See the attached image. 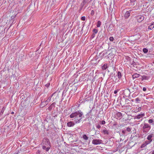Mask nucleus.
<instances>
[{
  "mask_svg": "<svg viewBox=\"0 0 154 154\" xmlns=\"http://www.w3.org/2000/svg\"><path fill=\"white\" fill-rule=\"evenodd\" d=\"M95 37V34L94 33H93L92 35H91V38H93Z\"/></svg>",
  "mask_w": 154,
  "mask_h": 154,
  "instance_id": "36",
  "label": "nucleus"
},
{
  "mask_svg": "<svg viewBox=\"0 0 154 154\" xmlns=\"http://www.w3.org/2000/svg\"><path fill=\"white\" fill-rule=\"evenodd\" d=\"M101 22L100 20H98L97 22V27H99L101 25Z\"/></svg>",
  "mask_w": 154,
  "mask_h": 154,
  "instance_id": "17",
  "label": "nucleus"
},
{
  "mask_svg": "<svg viewBox=\"0 0 154 154\" xmlns=\"http://www.w3.org/2000/svg\"><path fill=\"white\" fill-rule=\"evenodd\" d=\"M5 108V107H3V108L2 109V110L0 112V116L2 115V114H3V113L4 111Z\"/></svg>",
  "mask_w": 154,
  "mask_h": 154,
  "instance_id": "20",
  "label": "nucleus"
},
{
  "mask_svg": "<svg viewBox=\"0 0 154 154\" xmlns=\"http://www.w3.org/2000/svg\"><path fill=\"white\" fill-rule=\"evenodd\" d=\"M11 18H14V16H13V17L12 16V17H11Z\"/></svg>",
  "mask_w": 154,
  "mask_h": 154,
  "instance_id": "56",
  "label": "nucleus"
},
{
  "mask_svg": "<svg viewBox=\"0 0 154 154\" xmlns=\"http://www.w3.org/2000/svg\"><path fill=\"white\" fill-rule=\"evenodd\" d=\"M137 112V111H136L135 110V112Z\"/></svg>",
  "mask_w": 154,
  "mask_h": 154,
  "instance_id": "58",
  "label": "nucleus"
},
{
  "mask_svg": "<svg viewBox=\"0 0 154 154\" xmlns=\"http://www.w3.org/2000/svg\"><path fill=\"white\" fill-rule=\"evenodd\" d=\"M96 127H97L98 128V129H99V128H100V127H101V126H100V125H99V124H98V125L96 126Z\"/></svg>",
  "mask_w": 154,
  "mask_h": 154,
  "instance_id": "40",
  "label": "nucleus"
},
{
  "mask_svg": "<svg viewBox=\"0 0 154 154\" xmlns=\"http://www.w3.org/2000/svg\"><path fill=\"white\" fill-rule=\"evenodd\" d=\"M144 17L143 16L140 15L137 17V20L138 22L140 23L144 19Z\"/></svg>",
  "mask_w": 154,
  "mask_h": 154,
  "instance_id": "5",
  "label": "nucleus"
},
{
  "mask_svg": "<svg viewBox=\"0 0 154 154\" xmlns=\"http://www.w3.org/2000/svg\"><path fill=\"white\" fill-rule=\"evenodd\" d=\"M106 51H103L102 52H103V55H105L106 54Z\"/></svg>",
  "mask_w": 154,
  "mask_h": 154,
  "instance_id": "41",
  "label": "nucleus"
},
{
  "mask_svg": "<svg viewBox=\"0 0 154 154\" xmlns=\"http://www.w3.org/2000/svg\"><path fill=\"white\" fill-rule=\"evenodd\" d=\"M154 28V22H153L148 27V29L150 30Z\"/></svg>",
  "mask_w": 154,
  "mask_h": 154,
  "instance_id": "15",
  "label": "nucleus"
},
{
  "mask_svg": "<svg viewBox=\"0 0 154 154\" xmlns=\"http://www.w3.org/2000/svg\"><path fill=\"white\" fill-rule=\"evenodd\" d=\"M100 122H101V123L102 125H104L105 123V122L104 120L101 121Z\"/></svg>",
  "mask_w": 154,
  "mask_h": 154,
  "instance_id": "34",
  "label": "nucleus"
},
{
  "mask_svg": "<svg viewBox=\"0 0 154 154\" xmlns=\"http://www.w3.org/2000/svg\"><path fill=\"white\" fill-rule=\"evenodd\" d=\"M135 64V63L133 61L131 64V65H132L134 66V65Z\"/></svg>",
  "mask_w": 154,
  "mask_h": 154,
  "instance_id": "39",
  "label": "nucleus"
},
{
  "mask_svg": "<svg viewBox=\"0 0 154 154\" xmlns=\"http://www.w3.org/2000/svg\"><path fill=\"white\" fill-rule=\"evenodd\" d=\"M48 100H47L45 101H43V102H42V105H43V106H42V107L48 104Z\"/></svg>",
  "mask_w": 154,
  "mask_h": 154,
  "instance_id": "12",
  "label": "nucleus"
},
{
  "mask_svg": "<svg viewBox=\"0 0 154 154\" xmlns=\"http://www.w3.org/2000/svg\"><path fill=\"white\" fill-rule=\"evenodd\" d=\"M153 120L152 119H150L148 120V122L149 123H152L153 122Z\"/></svg>",
  "mask_w": 154,
  "mask_h": 154,
  "instance_id": "28",
  "label": "nucleus"
},
{
  "mask_svg": "<svg viewBox=\"0 0 154 154\" xmlns=\"http://www.w3.org/2000/svg\"><path fill=\"white\" fill-rule=\"evenodd\" d=\"M94 14V10H92L91 11V14L92 16H93Z\"/></svg>",
  "mask_w": 154,
  "mask_h": 154,
  "instance_id": "37",
  "label": "nucleus"
},
{
  "mask_svg": "<svg viewBox=\"0 0 154 154\" xmlns=\"http://www.w3.org/2000/svg\"><path fill=\"white\" fill-rule=\"evenodd\" d=\"M122 133L123 134H125V132H126V131L125 130H122Z\"/></svg>",
  "mask_w": 154,
  "mask_h": 154,
  "instance_id": "43",
  "label": "nucleus"
},
{
  "mask_svg": "<svg viewBox=\"0 0 154 154\" xmlns=\"http://www.w3.org/2000/svg\"><path fill=\"white\" fill-rule=\"evenodd\" d=\"M40 151L39 150H38V154H40Z\"/></svg>",
  "mask_w": 154,
  "mask_h": 154,
  "instance_id": "51",
  "label": "nucleus"
},
{
  "mask_svg": "<svg viewBox=\"0 0 154 154\" xmlns=\"http://www.w3.org/2000/svg\"><path fill=\"white\" fill-rule=\"evenodd\" d=\"M130 58L129 57H128L127 59L128 60H129V59H130Z\"/></svg>",
  "mask_w": 154,
  "mask_h": 154,
  "instance_id": "52",
  "label": "nucleus"
},
{
  "mask_svg": "<svg viewBox=\"0 0 154 154\" xmlns=\"http://www.w3.org/2000/svg\"><path fill=\"white\" fill-rule=\"evenodd\" d=\"M141 110V107H139L137 111H140Z\"/></svg>",
  "mask_w": 154,
  "mask_h": 154,
  "instance_id": "42",
  "label": "nucleus"
},
{
  "mask_svg": "<svg viewBox=\"0 0 154 154\" xmlns=\"http://www.w3.org/2000/svg\"><path fill=\"white\" fill-rule=\"evenodd\" d=\"M85 5L84 3L83 4L82 2L80 6V10H81L82 9V8L84 7V5Z\"/></svg>",
  "mask_w": 154,
  "mask_h": 154,
  "instance_id": "26",
  "label": "nucleus"
},
{
  "mask_svg": "<svg viewBox=\"0 0 154 154\" xmlns=\"http://www.w3.org/2000/svg\"><path fill=\"white\" fill-rule=\"evenodd\" d=\"M50 148V147H46V149H45L46 151H48Z\"/></svg>",
  "mask_w": 154,
  "mask_h": 154,
  "instance_id": "38",
  "label": "nucleus"
},
{
  "mask_svg": "<svg viewBox=\"0 0 154 154\" xmlns=\"http://www.w3.org/2000/svg\"><path fill=\"white\" fill-rule=\"evenodd\" d=\"M82 2L83 3V4L84 3L85 5L87 3H88V2L85 0H83Z\"/></svg>",
  "mask_w": 154,
  "mask_h": 154,
  "instance_id": "32",
  "label": "nucleus"
},
{
  "mask_svg": "<svg viewBox=\"0 0 154 154\" xmlns=\"http://www.w3.org/2000/svg\"><path fill=\"white\" fill-rule=\"evenodd\" d=\"M11 114H14V112H11Z\"/></svg>",
  "mask_w": 154,
  "mask_h": 154,
  "instance_id": "54",
  "label": "nucleus"
},
{
  "mask_svg": "<svg viewBox=\"0 0 154 154\" xmlns=\"http://www.w3.org/2000/svg\"><path fill=\"white\" fill-rule=\"evenodd\" d=\"M103 132L104 133V134H107V135H108L109 134V133L108 132V131L106 130H104L103 131Z\"/></svg>",
  "mask_w": 154,
  "mask_h": 154,
  "instance_id": "19",
  "label": "nucleus"
},
{
  "mask_svg": "<svg viewBox=\"0 0 154 154\" xmlns=\"http://www.w3.org/2000/svg\"><path fill=\"white\" fill-rule=\"evenodd\" d=\"M90 1V0H89V1Z\"/></svg>",
  "mask_w": 154,
  "mask_h": 154,
  "instance_id": "61",
  "label": "nucleus"
},
{
  "mask_svg": "<svg viewBox=\"0 0 154 154\" xmlns=\"http://www.w3.org/2000/svg\"><path fill=\"white\" fill-rule=\"evenodd\" d=\"M140 76V75L137 73H135L132 75V77L133 79H135L139 77Z\"/></svg>",
  "mask_w": 154,
  "mask_h": 154,
  "instance_id": "14",
  "label": "nucleus"
},
{
  "mask_svg": "<svg viewBox=\"0 0 154 154\" xmlns=\"http://www.w3.org/2000/svg\"><path fill=\"white\" fill-rule=\"evenodd\" d=\"M50 85V83H47V84H46V85H45V86L46 87L48 88L49 86Z\"/></svg>",
  "mask_w": 154,
  "mask_h": 154,
  "instance_id": "35",
  "label": "nucleus"
},
{
  "mask_svg": "<svg viewBox=\"0 0 154 154\" xmlns=\"http://www.w3.org/2000/svg\"><path fill=\"white\" fill-rule=\"evenodd\" d=\"M143 79H148V77L145 75H143L142 77Z\"/></svg>",
  "mask_w": 154,
  "mask_h": 154,
  "instance_id": "27",
  "label": "nucleus"
},
{
  "mask_svg": "<svg viewBox=\"0 0 154 154\" xmlns=\"http://www.w3.org/2000/svg\"><path fill=\"white\" fill-rule=\"evenodd\" d=\"M136 0H131V1L132 2H134Z\"/></svg>",
  "mask_w": 154,
  "mask_h": 154,
  "instance_id": "50",
  "label": "nucleus"
},
{
  "mask_svg": "<svg viewBox=\"0 0 154 154\" xmlns=\"http://www.w3.org/2000/svg\"><path fill=\"white\" fill-rule=\"evenodd\" d=\"M153 136V134H149V135H148L147 139L148 140L150 141V142H152V137Z\"/></svg>",
  "mask_w": 154,
  "mask_h": 154,
  "instance_id": "10",
  "label": "nucleus"
},
{
  "mask_svg": "<svg viewBox=\"0 0 154 154\" xmlns=\"http://www.w3.org/2000/svg\"><path fill=\"white\" fill-rule=\"evenodd\" d=\"M117 76L118 77V78L119 79H120L121 78V77L122 76L121 73L120 72L118 71L117 72Z\"/></svg>",
  "mask_w": 154,
  "mask_h": 154,
  "instance_id": "13",
  "label": "nucleus"
},
{
  "mask_svg": "<svg viewBox=\"0 0 154 154\" xmlns=\"http://www.w3.org/2000/svg\"><path fill=\"white\" fill-rule=\"evenodd\" d=\"M109 39L110 40V41H113L114 39V38L113 37H110V38H109Z\"/></svg>",
  "mask_w": 154,
  "mask_h": 154,
  "instance_id": "29",
  "label": "nucleus"
},
{
  "mask_svg": "<svg viewBox=\"0 0 154 154\" xmlns=\"http://www.w3.org/2000/svg\"><path fill=\"white\" fill-rule=\"evenodd\" d=\"M46 147L45 146H42V148L43 149H46Z\"/></svg>",
  "mask_w": 154,
  "mask_h": 154,
  "instance_id": "44",
  "label": "nucleus"
},
{
  "mask_svg": "<svg viewBox=\"0 0 154 154\" xmlns=\"http://www.w3.org/2000/svg\"><path fill=\"white\" fill-rule=\"evenodd\" d=\"M42 143L44 145H46L47 143L48 144H49L50 143L49 140L48 139H44Z\"/></svg>",
  "mask_w": 154,
  "mask_h": 154,
  "instance_id": "7",
  "label": "nucleus"
},
{
  "mask_svg": "<svg viewBox=\"0 0 154 154\" xmlns=\"http://www.w3.org/2000/svg\"><path fill=\"white\" fill-rule=\"evenodd\" d=\"M118 92V91H117V90H115L114 91V93L115 94H116Z\"/></svg>",
  "mask_w": 154,
  "mask_h": 154,
  "instance_id": "47",
  "label": "nucleus"
},
{
  "mask_svg": "<svg viewBox=\"0 0 154 154\" xmlns=\"http://www.w3.org/2000/svg\"><path fill=\"white\" fill-rule=\"evenodd\" d=\"M83 138L85 140H87L88 139V137L86 134L83 135Z\"/></svg>",
  "mask_w": 154,
  "mask_h": 154,
  "instance_id": "18",
  "label": "nucleus"
},
{
  "mask_svg": "<svg viewBox=\"0 0 154 154\" xmlns=\"http://www.w3.org/2000/svg\"><path fill=\"white\" fill-rule=\"evenodd\" d=\"M107 68V64H104L102 66V69L103 70H105Z\"/></svg>",
  "mask_w": 154,
  "mask_h": 154,
  "instance_id": "16",
  "label": "nucleus"
},
{
  "mask_svg": "<svg viewBox=\"0 0 154 154\" xmlns=\"http://www.w3.org/2000/svg\"><path fill=\"white\" fill-rule=\"evenodd\" d=\"M151 126L148 124L144 123L142 127V130L143 133H147L151 129Z\"/></svg>",
  "mask_w": 154,
  "mask_h": 154,
  "instance_id": "2",
  "label": "nucleus"
},
{
  "mask_svg": "<svg viewBox=\"0 0 154 154\" xmlns=\"http://www.w3.org/2000/svg\"><path fill=\"white\" fill-rule=\"evenodd\" d=\"M143 51L145 53H147L148 51V50L146 48H144L143 49Z\"/></svg>",
  "mask_w": 154,
  "mask_h": 154,
  "instance_id": "23",
  "label": "nucleus"
},
{
  "mask_svg": "<svg viewBox=\"0 0 154 154\" xmlns=\"http://www.w3.org/2000/svg\"><path fill=\"white\" fill-rule=\"evenodd\" d=\"M91 111H92L91 110H90V111L88 113H87V115H89V114L90 112H91Z\"/></svg>",
  "mask_w": 154,
  "mask_h": 154,
  "instance_id": "49",
  "label": "nucleus"
},
{
  "mask_svg": "<svg viewBox=\"0 0 154 154\" xmlns=\"http://www.w3.org/2000/svg\"><path fill=\"white\" fill-rule=\"evenodd\" d=\"M75 124L72 121H70L68 122L67 124V125L68 127H71L73 126Z\"/></svg>",
  "mask_w": 154,
  "mask_h": 154,
  "instance_id": "8",
  "label": "nucleus"
},
{
  "mask_svg": "<svg viewBox=\"0 0 154 154\" xmlns=\"http://www.w3.org/2000/svg\"><path fill=\"white\" fill-rule=\"evenodd\" d=\"M88 3L89 2V0H85Z\"/></svg>",
  "mask_w": 154,
  "mask_h": 154,
  "instance_id": "55",
  "label": "nucleus"
},
{
  "mask_svg": "<svg viewBox=\"0 0 154 154\" xmlns=\"http://www.w3.org/2000/svg\"><path fill=\"white\" fill-rule=\"evenodd\" d=\"M93 32L94 34H96L97 33L98 30L96 29H93Z\"/></svg>",
  "mask_w": 154,
  "mask_h": 154,
  "instance_id": "21",
  "label": "nucleus"
},
{
  "mask_svg": "<svg viewBox=\"0 0 154 154\" xmlns=\"http://www.w3.org/2000/svg\"><path fill=\"white\" fill-rule=\"evenodd\" d=\"M146 90V88L145 87H144L143 89V91H145Z\"/></svg>",
  "mask_w": 154,
  "mask_h": 154,
  "instance_id": "46",
  "label": "nucleus"
},
{
  "mask_svg": "<svg viewBox=\"0 0 154 154\" xmlns=\"http://www.w3.org/2000/svg\"><path fill=\"white\" fill-rule=\"evenodd\" d=\"M145 116L144 113H143L141 114H139L137 116H135L134 118V119H139L141 118H142Z\"/></svg>",
  "mask_w": 154,
  "mask_h": 154,
  "instance_id": "6",
  "label": "nucleus"
},
{
  "mask_svg": "<svg viewBox=\"0 0 154 154\" xmlns=\"http://www.w3.org/2000/svg\"><path fill=\"white\" fill-rule=\"evenodd\" d=\"M151 142H150V141L149 140H146L145 141L144 143L145 144L147 145L149 144Z\"/></svg>",
  "mask_w": 154,
  "mask_h": 154,
  "instance_id": "22",
  "label": "nucleus"
},
{
  "mask_svg": "<svg viewBox=\"0 0 154 154\" xmlns=\"http://www.w3.org/2000/svg\"><path fill=\"white\" fill-rule=\"evenodd\" d=\"M135 11H132L131 12V14H133L134 13V12H135Z\"/></svg>",
  "mask_w": 154,
  "mask_h": 154,
  "instance_id": "48",
  "label": "nucleus"
},
{
  "mask_svg": "<svg viewBox=\"0 0 154 154\" xmlns=\"http://www.w3.org/2000/svg\"><path fill=\"white\" fill-rule=\"evenodd\" d=\"M137 112V111H136L135 110V112Z\"/></svg>",
  "mask_w": 154,
  "mask_h": 154,
  "instance_id": "57",
  "label": "nucleus"
},
{
  "mask_svg": "<svg viewBox=\"0 0 154 154\" xmlns=\"http://www.w3.org/2000/svg\"><path fill=\"white\" fill-rule=\"evenodd\" d=\"M117 116L119 117H121L122 116V114L120 112H118L117 114Z\"/></svg>",
  "mask_w": 154,
  "mask_h": 154,
  "instance_id": "24",
  "label": "nucleus"
},
{
  "mask_svg": "<svg viewBox=\"0 0 154 154\" xmlns=\"http://www.w3.org/2000/svg\"><path fill=\"white\" fill-rule=\"evenodd\" d=\"M134 88H132L133 89H137L136 86L135 85V84H134Z\"/></svg>",
  "mask_w": 154,
  "mask_h": 154,
  "instance_id": "45",
  "label": "nucleus"
},
{
  "mask_svg": "<svg viewBox=\"0 0 154 154\" xmlns=\"http://www.w3.org/2000/svg\"><path fill=\"white\" fill-rule=\"evenodd\" d=\"M55 104H56V103H52L51 104V105L48 108V110L49 111H51V109L53 107H55Z\"/></svg>",
  "mask_w": 154,
  "mask_h": 154,
  "instance_id": "11",
  "label": "nucleus"
},
{
  "mask_svg": "<svg viewBox=\"0 0 154 154\" xmlns=\"http://www.w3.org/2000/svg\"><path fill=\"white\" fill-rule=\"evenodd\" d=\"M146 145L144 143H143L140 146L141 148H143L146 146Z\"/></svg>",
  "mask_w": 154,
  "mask_h": 154,
  "instance_id": "25",
  "label": "nucleus"
},
{
  "mask_svg": "<svg viewBox=\"0 0 154 154\" xmlns=\"http://www.w3.org/2000/svg\"><path fill=\"white\" fill-rule=\"evenodd\" d=\"M92 0H90V1H89V2H91Z\"/></svg>",
  "mask_w": 154,
  "mask_h": 154,
  "instance_id": "60",
  "label": "nucleus"
},
{
  "mask_svg": "<svg viewBox=\"0 0 154 154\" xmlns=\"http://www.w3.org/2000/svg\"><path fill=\"white\" fill-rule=\"evenodd\" d=\"M134 9H132L128 11H127L124 15V17L125 18H128L130 15V14L131 13L132 11H134Z\"/></svg>",
  "mask_w": 154,
  "mask_h": 154,
  "instance_id": "4",
  "label": "nucleus"
},
{
  "mask_svg": "<svg viewBox=\"0 0 154 154\" xmlns=\"http://www.w3.org/2000/svg\"><path fill=\"white\" fill-rule=\"evenodd\" d=\"M82 20L85 21V16H83L81 18Z\"/></svg>",
  "mask_w": 154,
  "mask_h": 154,
  "instance_id": "30",
  "label": "nucleus"
},
{
  "mask_svg": "<svg viewBox=\"0 0 154 154\" xmlns=\"http://www.w3.org/2000/svg\"><path fill=\"white\" fill-rule=\"evenodd\" d=\"M102 141L99 139H94L92 141V144L94 145H98L102 143Z\"/></svg>",
  "mask_w": 154,
  "mask_h": 154,
  "instance_id": "3",
  "label": "nucleus"
},
{
  "mask_svg": "<svg viewBox=\"0 0 154 154\" xmlns=\"http://www.w3.org/2000/svg\"><path fill=\"white\" fill-rule=\"evenodd\" d=\"M83 116V113L80 110H78L75 112L72 113L70 116V118L76 117L77 121H75L76 123H79Z\"/></svg>",
  "mask_w": 154,
  "mask_h": 154,
  "instance_id": "1",
  "label": "nucleus"
},
{
  "mask_svg": "<svg viewBox=\"0 0 154 154\" xmlns=\"http://www.w3.org/2000/svg\"><path fill=\"white\" fill-rule=\"evenodd\" d=\"M135 100L137 102H138L140 101V99L138 98H137Z\"/></svg>",
  "mask_w": 154,
  "mask_h": 154,
  "instance_id": "33",
  "label": "nucleus"
},
{
  "mask_svg": "<svg viewBox=\"0 0 154 154\" xmlns=\"http://www.w3.org/2000/svg\"><path fill=\"white\" fill-rule=\"evenodd\" d=\"M130 90L128 89L125 90L124 91V94L126 96H128V95L130 94Z\"/></svg>",
  "mask_w": 154,
  "mask_h": 154,
  "instance_id": "9",
  "label": "nucleus"
},
{
  "mask_svg": "<svg viewBox=\"0 0 154 154\" xmlns=\"http://www.w3.org/2000/svg\"><path fill=\"white\" fill-rule=\"evenodd\" d=\"M152 154H154V150L152 151Z\"/></svg>",
  "mask_w": 154,
  "mask_h": 154,
  "instance_id": "53",
  "label": "nucleus"
},
{
  "mask_svg": "<svg viewBox=\"0 0 154 154\" xmlns=\"http://www.w3.org/2000/svg\"><path fill=\"white\" fill-rule=\"evenodd\" d=\"M116 125V124H115L114 125Z\"/></svg>",
  "mask_w": 154,
  "mask_h": 154,
  "instance_id": "59",
  "label": "nucleus"
},
{
  "mask_svg": "<svg viewBox=\"0 0 154 154\" xmlns=\"http://www.w3.org/2000/svg\"><path fill=\"white\" fill-rule=\"evenodd\" d=\"M127 131L129 132L131 131V129L129 127H128L126 129Z\"/></svg>",
  "mask_w": 154,
  "mask_h": 154,
  "instance_id": "31",
  "label": "nucleus"
}]
</instances>
